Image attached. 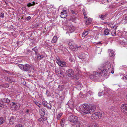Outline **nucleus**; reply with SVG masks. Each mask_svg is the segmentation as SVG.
<instances>
[{
  "label": "nucleus",
  "mask_w": 127,
  "mask_h": 127,
  "mask_svg": "<svg viewBox=\"0 0 127 127\" xmlns=\"http://www.w3.org/2000/svg\"><path fill=\"white\" fill-rule=\"evenodd\" d=\"M95 109V106H89L88 104H85L81 105L79 107V111L82 114L86 115L87 114H92Z\"/></svg>",
  "instance_id": "obj_1"
},
{
  "label": "nucleus",
  "mask_w": 127,
  "mask_h": 127,
  "mask_svg": "<svg viewBox=\"0 0 127 127\" xmlns=\"http://www.w3.org/2000/svg\"><path fill=\"white\" fill-rule=\"evenodd\" d=\"M19 67L22 70L27 72L28 73L31 72V66L28 64H26L25 65L20 64Z\"/></svg>",
  "instance_id": "obj_2"
},
{
  "label": "nucleus",
  "mask_w": 127,
  "mask_h": 127,
  "mask_svg": "<svg viewBox=\"0 0 127 127\" xmlns=\"http://www.w3.org/2000/svg\"><path fill=\"white\" fill-rule=\"evenodd\" d=\"M68 45L69 48L73 51H77L78 49V47L75 45L73 41L69 42Z\"/></svg>",
  "instance_id": "obj_3"
},
{
  "label": "nucleus",
  "mask_w": 127,
  "mask_h": 127,
  "mask_svg": "<svg viewBox=\"0 0 127 127\" xmlns=\"http://www.w3.org/2000/svg\"><path fill=\"white\" fill-rule=\"evenodd\" d=\"M68 120L71 122H77L78 121V117L74 115H71L69 117Z\"/></svg>",
  "instance_id": "obj_4"
},
{
  "label": "nucleus",
  "mask_w": 127,
  "mask_h": 127,
  "mask_svg": "<svg viewBox=\"0 0 127 127\" xmlns=\"http://www.w3.org/2000/svg\"><path fill=\"white\" fill-rule=\"evenodd\" d=\"M122 112L124 113H127V104H122L121 106Z\"/></svg>",
  "instance_id": "obj_5"
},
{
  "label": "nucleus",
  "mask_w": 127,
  "mask_h": 127,
  "mask_svg": "<svg viewBox=\"0 0 127 127\" xmlns=\"http://www.w3.org/2000/svg\"><path fill=\"white\" fill-rule=\"evenodd\" d=\"M67 75L69 77H72L74 74V71L71 69H69L67 70L66 71Z\"/></svg>",
  "instance_id": "obj_6"
},
{
  "label": "nucleus",
  "mask_w": 127,
  "mask_h": 127,
  "mask_svg": "<svg viewBox=\"0 0 127 127\" xmlns=\"http://www.w3.org/2000/svg\"><path fill=\"white\" fill-rule=\"evenodd\" d=\"M73 102L70 101H69L66 104V107L71 109H72L73 108Z\"/></svg>",
  "instance_id": "obj_7"
},
{
  "label": "nucleus",
  "mask_w": 127,
  "mask_h": 127,
  "mask_svg": "<svg viewBox=\"0 0 127 127\" xmlns=\"http://www.w3.org/2000/svg\"><path fill=\"white\" fill-rule=\"evenodd\" d=\"M111 67V65L109 62H107L105 64L103 68L106 71L109 70Z\"/></svg>",
  "instance_id": "obj_8"
},
{
  "label": "nucleus",
  "mask_w": 127,
  "mask_h": 127,
  "mask_svg": "<svg viewBox=\"0 0 127 127\" xmlns=\"http://www.w3.org/2000/svg\"><path fill=\"white\" fill-rule=\"evenodd\" d=\"M56 62L59 65L62 67H63L66 64L65 62L62 61L60 60H57L56 61Z\"/></svg>",
  "instance_id": "obj_9"
},
{
  "label": "nucleus",
  "mask_w": 127,
  "mask_h": 127,
  "mask_svg": "<svg viewBox=\"0 0 127 127\" xmlns=\"http://www.w3.org/2000/svg\"><path fill=\"white\" fill-rule=\"evenodd\" d=\"M104 92L105 95H111V92L110 90V89L106 87L104 88Z\"/></svg>",
  "instance_id": "obj_10"
},
{
  "label": "nucleus",
  "mask_w": 127,
  "mask_h": 127,
  "mask_svg": "<svg viewBox=\"0 0 127 127\" xmlns=\"http://www.w3.org/2000/svg\"><path fill=\"white\" fill-rule=\"evenodd\" d=\"M87 55L85 54L81 53L78 56V58L80 59H82L83 61L84 59H86L87 57Z\"/></svg>",
  "instance_id": "obj_11"
},
{
  "label": "nucleus",
  "mask_w": 127,
  "mask_h": 127,
  "mask_svg": "<svg viewBox=\"0 0 127 127\" xmlns=\"http://www.w3.org/2000/svg\"><path fill=\"white\" fill-rule=\"evenodd\" d=\"M67 11L66 10H63L61 12L60 17L63 18H65L67 16Z\"/></svg>",
  "instance_id": "obj_12"
},
{
  "label": "nucleus",
  "mask_w": 127,
  "mask_h": 127,
  "mask_svg": "<svg viewBox=\"0 0 127 127\" xmlns=\"http://www.w3.org/2000/svg\"><path fill=\"white\" fill-rule=\"evenodd\" d=\"M9 123L11 125L14 123L16 119L14 117L11 116L10 119H9Z\"/></svg>",
  "instance_id": "obj_13"
},
{
  "label": "nucleus",
  "mask_w": 127,
  "mask_h": 127,
  "mask_svg": "<svg viewBox=\"0 0 127 127\" xmlns=\"http://www.w3.org/2000/svg\"><path fill=\"white\" fill-rule=\"evenodd\" d=\"M39 112L40 115L41 116L44 117V116L45 114V111L44 109L42 108L39 109Z\"/></svg>",
  "instance_id": "obj_14"
},
{
  "label": "nucleus",
  "mask_w": 127,
  "mask_h": 127,
  "mask_svg": "<svg viewBox=\"0 0 127 127\" xmlns=\"http://www.w3.org/2000/svg\"><path fill=\"white\" fill-rule=\"evenodd\" d=\"M75 30V27L73 26H71L70 27H69L67 29L68 32L70 33H71L73 32Z\"/></svg>",
  "instance_id": "obj_15"
},
{
  "label": "nucleus",
  "mask_w": 127,
  "mask_h": 127,
  "mask_svg": "<svg viewBox=\"0 0 127 127\" xmlns=\"http://www.w3.org/2000/svg\"><path fill=\"white\" fill-rule=\"evenodd\" d=\"M4 78L6 81L9 82H11L12 80L11 78L9 77H8L6 75H4L3 76Z\"/></svg>",
  "instance_id": "obj_16"
},
{
  "label": "nucleus",
  "mask_w": 127,
  "mask_h": 127,
  "mask_svg": "<svg viewBox=\"0 0 127 127\" xmlns=\"http://www.w3.org/2000/svg\"><path fill=\"white\" fill-rule=\"evenodd\" d=\"M76 88L78 89V90H80L81 89L82 85L79 82H77L76 84Z\"/></svg>",
  "instance_id": "obj_17"
},
{
  "label": "nucleus",
  "mask_w": 127,
  "mask_h": 127,
  "mask_svg": "<svg viewBox=\"0 0 127 127\" xmlns=\"http://www.w3.org/2000/svg\"><path fill=\"white\" fill-rule=\"evenodd\" d=\"M108 52L109 56L113 57L115 55V54L113 50L110 49L109 50Z\"/></svg>",
  "instance_id": "obj_18"
},
{
  "label": "nucleus",
  "mask_w": 127,
  "mask_h": 127,
  "mask_svg": "<svg viewBox=\"0 0 127 127\" xmlns=\"http://www.w3.org/2000/svg\"><path fill=\"white\" fill-rule=\"evenodd\" d=\"M99 73L102 75H104L105 74H106V73L107 72V71L106 70H105L104 69L102 70L100 69V70L99 71Z\"/></svg>",
  "instance_id": "obj_19"
},
{
  "label": "nucleus",
  "mask_w": 127,
  "mask_h": 127,
  "mask_svg": "<svg viewBox=\"0 0 127 127\" xmlns=\"http://www.w3.org/2000/svg\"><path fill=\"white\" fill-rule=\"evenodd\" d=\"M94 74H95V79H96L100 77V73L99 72L98 73L97 72H94Z\"/></svg>",
  "instance_id": "obj_20"
},
{
  "label": "nucleus",
  "mask_w": 127,
  "mask_h": 127,
  "mask_svg": "<svg viewBox=\"0 0 127 127\" xmlns=\"http://www.w3.org/2000/svg\"><path fill=\"white\" fill-rule=\"evenodd\" d=\"M80 124L79 121H77L74 123L72 125V127H79Z\"/></svg>",
  "instance_id": "obj_21"
},
{
  "label": "nucleus",
  "mask_w": 127,
  "mask_h": 127,
  "mask_svg": "<svg viewBox=\"0 0 127 127\" xmlns=\"http://www.w3.org/2000/svg\"><path fill=\"white\" fill-rule=\"evenodd\" d=\"M90 31L88 30L86 31H84L82 34V36L83 37H84L88 35Z\"/></svg>",
  "instance_id": "obj_22"
},
{
  "label": "nucleus",
  "mask_w": 127,
  "mask_h": 127,
  "mask_svg": "<svg viewBox=\"0 0 127 127\" xmlns=\"http://www.w3.org/2000/svg\"><path fill=\"white\" fill-rule=\"evenodd\" d=\"M58 39V38L57 36H54L51 41V42L52 43H56Z\"/></svg>",
  "instance_id": "obj_23"
},
{
  "label": "nucleus",
  "mask_w": 127,
  "mask_h": 127,
  "mask_svg": "<svg viewBox=\"0 0 127 127\" xmlns=\"http://www.w3.org/2000/svg\"><path fill=\"white\" fill-rule=\"evenodd\" d=\"M35 4V3L34 1H33L27 4V6L29 7H31L32 6L34 5Z\"/></svg>",
  "instance_id": "obj_24"
},
{
  "label": "nucleus",
  "mask_w": 127,
  "mask_h": 127,
  "mask_svg": "<svg viewBox=\"0 0 127 127\" xmlns=\"http://www.w3.org/2000/svg\"><path fill=\"white\" fill-rule=\"evenodd\" d=\"M2 102L8 103L10 102V100L8 98H5L2 100Z\"/></svg>",
  "instance_id": "obj_25"
},
{
  "label": "nucleus",
  "mask_w": 127,
  "mask_h": 127,
  "mask_svg": "<svg viewBox=\"0 0 127 127\" xmlns=\"http://www.w3.org/2000/svg\"><path fill=\"white\" fill-rule=\"evenodd\" d=\"M75 71L76 73V74L77 75H80L81 74V71L79 70L78 68H76L75 69Z\"/></svg>",
  "instance_id": "obj_26"
},
{
  "label": "nucleus",
  "mask_w": 127,
  "mask_h": 127,
  "mask_svg": "<svg viewBox=\"0 0 127 127\" xmlns=\"http://www.w3.org/2000/svg\"><path fill=\"white\" fill-rule=\"evenodd\" d=\"M12 106L11 108H13L14 109H16L17 108V106L16 105V104L14 102H12Z\"/></svg>",
  "instance_id": "obj_27"
},
{
  "label": "nucleus",
  "mask_w": 127,
  "mask_h": 127,
  "mask_svg": "<svg viewBox=\"0 0 127 127\" xmlns=\"http://www.w3.org/2000/svg\"><path fill=\"white\" fill-rule=\"evenodd\" d=\"M109 31L108 29H105L104 31V35H108L109 34Z\"/></svg>",
  "instance_id": "obj_28"
},
{
  "label": "nucleus",
  "mask_w": 127,
  "mask_h": 127,
  "mask_svg": "<svg viewBox=\"0 0 127 127\" xmlns=\"http://www.w3.org/2000/svg\"><path fill=\"white\" fill-rule=\"evenodd\" d=\"M97 113H96V112L95 113H94L92 114V118H94L95 119H98V118L97 115H98Z\"/></svg>",
  "instance_id": "obj_29"
},
{
  "label": "nucleus",
  "mask_w": 127,
  "mask_h": 127,
  "mask_svg": "<svg viewBox=\"0 0 127 127\" xmlns=\"http://www.w3.org/2000/svg\"><path fill=\"white\" fill-rule=\"evenodd\" d=\"M79 75H77L76 74L74 75L72 78L73 79H75L76 80H78L79 78Z\"/></svg>",
  "instance_id": "obj_30"
},
{
  "label": "nucleus",
  "mask_w": 127,
  "mask_h": 127,
  "mask_svg": "<svg viewBox=\"0 0 127 127\" xmlns=\"http://www.w3.org/2000/svg\"><path fill=\"white\" fill-rule=\"evenodd\" d=\"M32 50L34 51L35 52V54L37 55L38 53V49H37L36 47H35L33 48H32Z\"/></svg>",
  "instance_id": "obj_31"
},
{
  "label": "nucleus",
  "mask_w": 127,
  "mask_h": 127,
  "mask_svg": "<svg viewBox=\"0 0 127 127\" xmlns=\"http://www.w3.org/2000/svg\"><path fill=\"white\" fill-rule=\"evenodd\" d=\"M107 16V14H105L104 15H99V16L100 18L104 20L105 19Z\"/></svg>",
  "instance_id": "obj_32"
},
{
  "label": "nucleus",
  "mask_w": 127,
  "mask_h": 127,
  "mask_svg": "<svg viewBox=\"0 0 127 127\" xmlns=\"http://www.w3.org/2000/svg\"><path fill=\"white\" fill-rule=\"evenodd\" d=\"M4 119L1 117H0V125L2 124L5 122Z\"/></svg>",
  "instance_id": "obj_33"
},
{
  "label": "nucleus",
  "mask_w": 127,
  "mask_h": 127,
  "mask_svg": "<svg viewBox=\"0 0 127 127\" xmlns=\"http://www.w3.org/2000/svg\"><path fill=\"white\" fill-rule=\"evenodd\" d=\"M63 114V113L61 112H60L57 115V118L58 120H60V117L62 116Z\"/></svg>",
  "instance_id": "obj_34"
},
{
  "label": "nucleus",
  "mask_w": 127,
  "mask_h": 127,
  "mask_svg": "<svg viewBox=\"0 0 127 127\" xmlns=\"http://www.w3.org/2000/svg\"><path fill=\"white\" fill-rule=\"evenodd\" d=\"M37 56V58L39 60H40L43 59L44 57V56L43 55H39L38 54Z\"/></svg>",
  "instance_id": "obj_35"
},
{
  "label": "nucleus",
  "mask_w": 127,
  "mask_h": 127,
  "mask_svg": "<svg viewBox=\"0 0 127 127\" xmlns=\"http://www.w3.org/2000/svg\"><path fill=\"white\" fill-rule=\"evenodd\" d=\"M91 22V18H89L86 21V24L87 25L90 24Z\"/></svg>",
  "instance_id": "obj_36"
},
{
  "label": "nucleus",
  "mask_w": 127,
  "mask_h": 127,
  "mask_svg": "<svg viewBox=\"0 0 127 127\" xmlns=\"http://www.w3.org/2000/svg\"><path fill=\"white\" fill-rule=\"evenodd\" d=\"M45 107H47L48 109H50L52 107L51 104L50 103H48Z\"/></svg>",
  "instance_id": "obj_37"
},
{
  "label": "nucleus",
  "mask_w": 127,
  "mask_h": 127,
  "mask_svg": "<svg viewBox=\"0 0 127 127\" xmlns=\"http://www.w3.org/2000/svg\"><path fill=\"white\" fill-rule=\"evenodd\" d=\"M90 79H95V74H94V72L93 74L91 75H90Z\"/></svg>",
  "instance_id": "obj_38"
},
{
  "label": "nucleus",
  "mask_w": 127,
  "mask_h": 127,
  "mask_svg": "<svg viewBox=\"0 0 127 127\" xmlns=\"http://www.w3.org/2000/svg\"><path fill=\"white\" fill-rule=\"evenodd\" d=\"M105 95V93L103 91H101V92H100L98 94V96H100L103 95Z\"/></svg>",
  "instance_id": "obj_39"
},
{
  "label": "nucleus",
  "mask_w": 127,
  "mask_h": 127,
  "mask_svg": "<svg viewBox=\"0 0 127 127\" xmlns=\"http://www.w3.org/2000/svg\"><path fill=\"white\" fill-rule=\"evenodd\" d=\"M96 113L98 114V115H97L98 118H100L102 117V114L100 112H96Z\"/></svg>",
  "instance_id": "obj_40"
},
{
  "label": "nucleus",
  "mask_w": 127,
  "mask_h": 127,
  "mask_svg": "<svg viewBox=\"0 0 127 127\" xmlns=\"http://www.w3.org/2000/svg\"><path fill=\"white\" fill-rule=\"evenodd\" d=\"M71 12L72 14H74V15H77L78 13L77 12L74 10H71Z\"/></svg>",
  "instance_id": "obj_41"
},
{
  "label": "nucleus",
  "mask_w": 127,
  "mask_h": 127,
  "mask_svg": "<svg viewBox=\"0 0 127 127\" xmlns=\"http://www.w3.org/2000/svg\"><path fill=\"white\" fill-rule=\"evenodd\" d=\"M65 123V120L64 119H63L61 120L60 123L62 127H63L64 126V124Z\"/></svg>",
  "instance_id": "obj_42"
},
{
  "label": "nucleus",
  "mask_w": 127,
  "mask_h": 127,
  "mask_svg": "<svg viewBox=\"0 0 127 127\" xmlns=\"http://www.w3.org/2000/svg\"><path fill=\"white\" fill-rule=\"evenodd\" d=\"M83 12L84 15V18H87V17L85 16L87 15V13L86 11L84 9H83Z\"/></svg>",
  "instance_id": "obj_43"
},
{
  "label": "nucleus",
  "mask_w": 127,
  "mask_h": 127,
  "mask_svg": "<svg viewBox=\"0 0 127 127\" xmlns=\"http://www.w3.org/2000/svg\"><path fill=\"white\" fill-rule=\"evenodd\" d=\"M77 18L76 17H73L72 18V21L76 23L77 22Z\"/></svg>",
  "instance_id": "obj_44"
},
{
  "label": "nucleus",
  "mask_w": 127,
  "mask_h": 127,
  "mask_svg": "<svg viewBox=\"0 0 127 127\" xmlns=\"http://www.w3.org/2000/svg\"><path fill=\"white\" fill-rule=\"evenodd\" d=\"M69 61L71 62H73L75 61V59L74 57L72 56L69 59Z\"/></svg>",
  "instance_id": "obj_45"
},
{
  "label": "nucleus",
  "mask_w": 127,
  "mask_h": 127,
  "mask_svg": "<svg viewBox=\"0 0 127 127\" xmlns=\"http://www.w3.org/2000/svg\"><path fill=\"white\" fill-rule=\"evenodd\" d=\"M39 107H41V104L37 102H34Z\"/></svg>",
  "instance_id": "obj_46"
},
{
  "label": "nucleus",
  "mask_w": 127,
  "mask_h": 127,
  "mask_svg": "<svg viewBox=\"0 0 127 127\" xmlns=\"http://www.w3.org/2000/svg\"><path fill=\"white\" fill-rule=\"evenodd\" d=\"M3 71L6 72L7 73L9 74L12 75L13 74V72H10L9 71L6 70H4Z\"/></svg>",
  "instance_id": "obj_47"
},
{
  "label": "nucleus",
  "mask_w": 127,
  "mask_h": 127,
  "mask_svg": "<svg viewBox=\"0 0 127 127\" xmlns=\"http://www.w3.org/2000/svg\"><path fill=\"white\" fill-rule=\"evenodd\" d=\"M47 118L46 117H42V122L43 123H44V121H45L47 120Z\"/></svg>",
  "instance_id": "obj_48"
},
{
  "label": "nucleus",
  "mask_w": 127,
  "mask_h": 127,
  "mask_svg": "<svg viewBox=\"0 0 127 127\" xmlns=\"http://www.w3.org/2000/svg\"><path fill=\"white\" fill-rule=\"evenodd\" d=\"M122 79L123 80H127V75H126L125 76L122 77Z\"/></svg>",
  "instance_id": "obj_49"
},
{
  "label": "nucleus",
  "mask_w": 127,
  "mask_h": 127,
  "mask_svg": "<svg viewBox=\"0 0 127 127\" xmlns=\"http://www.w3.org/2000/svg\"><path fill=\"white\" fill-rule=\"evenodd\" d=\"M0 16L1 17L3 18L4 17V13L3 12H1L0 14Z\"/></svg>",
  "instance_id": "obj_50"
},
{
  "label": "nucleus",
  "mask_w": 127,
  "mask_h": 127,
  "mask_svg": "<svg viewBox=\"0 0 127 127\" xmlns=\"http://www.w3.org/2000/svg\"><path fill=\"white\" fill-rule=\"evenodd\" d=\"M48 103H47L46 102V101H44L42 102V104L45 107L46 104H47Z\"/></svg>",
  "instance_id": "obj_51"
},
{
  "label": "nucleus",
  "mask_w": 127,
  "mask_h": 127,
  "mask_svg": "<svg viewBox=\"0 0 127 127\" xmlns=\"http://www.w3.org/2000/svg\"><path fill=\"white\" fill-rule=\"evenodd\" d=\"M2 100H0V108L3 107V105L2 103Z\"/></svg>",
  "instance_id": "obj_52"
},
{
  "label": "nucleus",
  "mask_w": 127,
  "mask_h": 127,
  "mask_svg": "<svg viewBox=\"0 0 127 127\" xmlns=\"http://www.w3.org/2000/svg\"><path fill=\"white\" fill-rule=\"evenodd\" d=\"M59 73L62 76L61 77H64V75L63 74V72L60 71V72Z\"/></svg>",
  "instance_id": "obj_53"
},
{
  "label": "nucleus",
  "mask_w": 127,
  "mask_h": 127,
  "mask_svg": "<svg viewBox=\"0 0 127 127\" xmlns=\"http://www.w3.org/2000/svg\"><path fill=\"white\" fill-rule=\"evenodd\" d=\"M30 112V110L29 109H27L25 112V113H26L27 114H30L29 113V112Z\"/></svg>",
  "instance_id": "obj_54"
},
{
  "label": "nucleus",
  "mask_w": 127,
  "mask_h": 127,
  "mask_svg": "<svg viewBox=\"0 0 127 127\" xmlns=\"http://www.w3.org/2000/svg\"><path fill=\"white\" fill-rule=\"evenodd\" d=\"M42 117H41L38 119V121L39 122H42Z\"/></svg>",
  "instance_id": "obj_55"
},
{
  "label": "nucleus",
  "mask_w": 127,
  "mask_h": 127,
  "mask_svg": "<svg viewBox=\"0 0 127 127\" xmlns=\"http://www.w3.org/2000/svg\"><path fill=\"white\" fill-rule=\"evenodd\" d=\"M124 20L126 22L125 23H127V16L125 17Z\"/></svg>",
  "instance_id": "obj_56"
},
{
  "label": "nucleus",
  "mask_w": 127,
  "mask_h": 127,
  "mask_svg": "<svg viewBox=\"0 0 127 127\" xmlns=\"http://www.w3.org/2000/svg\"><path fill=\"white\" fill-rule=\"evenodd\" d=\"M31 19V17L30 16L27 17L26 18L27 21H29Z\"/></svg>",
  "instance_id": "obj_57"
},
{
  "label": "nucleus",
  "mask_w": 127,
  "mask_h": 127,
  "mask_svg": "<svg viewBox=\"0 0 127 127\" xmlns=\"http://www.w3.org/2000/svg\"><path fill=\"white\" fill-rule=\"evenodd\" d=\"M93 92H92L91 91H89L88 92V94H89L90 95H92L93 94Z\"/></svg>",
  "instance_id": "obj_58"
},
{
  "label": "nucleus",
  "mask_w": 127,
  "mask_h": 127,
  "mask_svg": "<svg viewBox=\"0 0 127 127\" xmlns=\"http://www.w3.org/2000/svg\"><path fill=\"white\" fill-rule=\"evenodd\" d=\"M56 73H57L59 74V71L58 70H55Z\"/></svg>",
  "instance_id": "obj_59"
},
{
  "label": "nucleus",
  "mask_w": 127,
  "mask_h": 127,
  "mask_svg": "<svg viewBox=\"0 0 127 127\" xmlns=\"http://www.w3.org/2000/svg\"><path fill=\"white\" fill-rule=\"evenodd\" d=\"M116 35V33L115 32L113 34H112V35L114 36H115Z\"/></svg>",
  "instance_id": "obj_60"
},
{
  "label": "nucleus",
  "mask_w": 127,
  "mask_h": 127,
  "mask_svg": "<svg viewBox=\"0 0 127 127\" xmlns=\"http://www.w3.org/2000/svg\"><path fill=\"white\" fill-rule=\"evenodd\" d=\"M111 73H112V74H113L114 73V71L113 70H112L111 72Z\"/></svg>",
  "instance_id": "obj_61"
},
{
  "label": "nucleus",
  "mask_w": 127,
  "mask_h": 127,
  "mask_svg": "<svg viewBox=\"0 0 127 127\" xmlns=\"http://www.w3.org/2000/svg\"><path fill=\"white\" fill-rule=\"evenodd\" d=\"M48 92H49V91H48V90H47V91H46V94H47V93H48Z\"/></svg>",
  "instance_id": "obj_62"
},
{
  "label": "nucleus",
  "mask_w": 127,
  "mask_h": 127,
  "mask_svg": "<svg viewBox=\"0 0 127 127\" xmlns=\"http://www.w3.org/2000/svg\"><path fill=\"white\" fill-rule=\"evenodd\" d=\"M105 24H109L108 23H108V22H105Z\"/></svg>",
  "instance_id": "obj_63"
},
{
  "label": "nucleus",
  "mask_w": 127,
  "mask_h": 127,
  "mask_svg": "<svg viewBox=\"0 0 127 127\" xmlns=\"http://www.w3.org/2000/svg\"><path fill=\"white\" fill-rule=\"evenodd\" d=\"M100 43V44H101V42H99L97 43Z\"/></svg>",
  "instance_id": "obj_64"
}]
</instances>
